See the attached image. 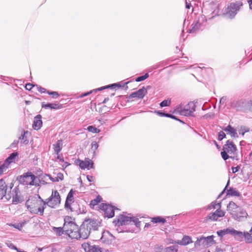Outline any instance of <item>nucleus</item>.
I'll return each instance as SVG.
<instances>
[{"label": "nucleus", "mask_w": 252, "mask_h": 252, "mask_svg": "<svg viewBox=\"0 0 252 252\" xmlns=\"http://www.w3.org/2000/svg\"><path fill=\"white\" fill-rule=\"evenodd\" d=\"M225 215V212L221 209H217L215 212L210 213L207 217L208 220L211 221H217L220 218L223 217Z\"/></svg>", "instance_id": "obj_10"}, {"label": "nucleus", "mask_w": 252, "mask_h": 252, "mask_svg": "<svg viewBox=\"0 0 252 252\" xmlns=\"http://www.w3.org/2000/svg\"><path fill=\"white\" fill-rule=\"evenodd\" d=\"M7 186L3 179L0 180V196L2 198L6 195Z\"/></svg>", "instance_id": "obj_25"}, {"label": "nucleus", "mask_w": 252, "mask_h": 252, "mask_svg": "<svg viewBox=\"0 0 252 252\" xmlns=\"http://www.w3.org/2000/svg\"><path fill=\"white\" fill-rule=\"evenodd\" d=\"M76 163L82 169H85L86 168L90 169L94 168V163L90 159H86L85 160L78 159Z\"/></svg>", "instance_id": "obj_13"}, {"label": "nucleus", "mask_w": 252, "mask_h": 252, "mask_svg": "<svg viewBox=\"0 0 252 252\" xmlns=\"http://www.w3.org/2000/svg\"><path fill=\"white\" fill-rule=\"evenodd\" d=\"M210 5L211 9L213 10L212 16L210 18V19H212L219 15L220 12L219 4L216 3H211Z\"/></svg>", "instance_id": "obj_23"}, {"label": "nucleus", "mask_w": 252, "mask_h": 252, "mask_svg": "<svg viewBox=\"0 0 252 252\" xmlns=\"http://www.w3.org/2000/svg\"><path fill=\"white\" fill-rule=\"evenodd\" d=\"M244 101H234L232 104L231 106L234 108H239L243 107Z\"/></svg>", "instance_id": "obj_36"}, {"label": "nucleus", "mask_w": 252, "mask_h": 252, "mask_svg": "<svg viewBox=\"0 0 252 252\" xmlns=\"http://www.w3.org/2000/svg\"><path fill=\"white\" fill-rule=\"evenodd\" d=\"M83 222L87 223V227L91 230H96L100 226V222L97 220L94 219H85Z\"/></svg>", "instance_id": "obj_9"}, {"label": "nucleus", "mask_w": 252, "mask_h": 252, "mask_svg": "<svg viewBox=\"0 0 252 252\" xmlns=\"http://www.w3.org/2000/svg\"><path fill=\"white\" fill-rule=\"evenodd\" d=\"M240 207L237 206L234 202L230 201L227 206V210L229 212L232 217L235 214V213L238 211Z\"/></svg>", "instance_id": "obj_19"}, {"label": "nucleus", "mask_w": 252, "mask_h": 252, "mask_svg": "<svg viewBox=\"0 0 252 252\" xmlns=\"http://www.w3.org/2000/svg\"><path fill=\"white\" fill-rule=\"evenodd\" d=\"M148 77H149L148 73H146L145 75H144L143 76H141L137 77L135 79V81L136 82H140V81L145 80L146 79H147Z\"/></svg>", "instance_id": "obj_43"}, {"label": "nucleus", "mask_w": 252, "mask_h": 252, "mask_svg": "<svg viewBox=\"0 0 252 252\" xmlns=\"http://www.w3.org/2000/svg\"><path fill=\"white\" fill-rule=\"evenodd\" d=\"M50 180L54 182H59V181H62L63 179V175L62 173L59 172L57 174V176L55 177H52L51 176H49Z\"/></svg>", "instance_id": "obj_35"}, {"label": "nucleus", "mask_w": 252, "mask_h": 252, "mask_svg": "<svg viewBox=\"0 0 252 252\" xmlns=\"http://www.w3.org/2000/svg\"><path fill=\"white\" fill-rule=\"evenodd\" d=\"M92 150L95 151L98 147V145L96 141H93L92 143Z\"/></svg>", "instance_id": "obj_48"}, {"label": "nucleus", "mask_w": 252, "mask_h": 252, "mask_svg": "<svg viewBox=\"0 0 252 252\" xmlns=\"http://www.w3.org/2000/svg\"><path fill=\"white\" fill-rule=\"evenodd\" d=\"M6 244L7 246V247H8L9 248L11 249H14L15 250H17V247L10 242L6 243Z\"/></svg>", "instance_id": "obj_50"}, {"label": "nucleus", "mask_w": 252, "mask_h": 252, "mask_svg": "<svg viewBox=\"0 0 252 252\" xmlns=\"http://www.w3.org/2000/svg\"><path fill=\"white\" fill-rule=\"evenodd\" d=\"M250 233H251L250 232H245L244 238H245V242L247 243H252V236Z\"/></svg>", "instance_id": "obj_37"}, {"label": "nucleus", "mask_w": 252, "mask_h": 252, "mask_svg": "<svg viewBox=\"0 0 252 252\" xmlns=\"http://www.w3.org/2000/svg\"><path fill=\"white\" fill-rule=\"evenodd\" d=\"M248 216V215L246 211L243 209L240 208L238 209V211L235 213V214L234 215L232 218L235 220L238 221H242L244 219H246Z\"/></svg>", "instance_id": "obj_15"}, {"label": "nucleus", "mask_w": 252, "mask_h": 252, "mask_svg": "<svg viewBox=\"0 0 252 252\" xmlns=\"http://www.w3.org/2000/svg\"><path fill=\"white\" fill-rule=\"evenodd\" d=\"M18 154L17 152H14L10 155V156L6 159L4 161L5 165L7 167L11 163L15 162L18 158Z\"/></svg>", "instance_id": "obj_21"}, {"label": "nucleus", "mask_w": 252, "mask_h": 252, "mask_svg": "<svg viewBox=\"0 0 252 252\" xmlns=\"http://www.w3.org/2000/svg\"><path fill=\"white\" fill-rule=\"evenodd\" d=\"M37 199L34 196H30L26 202L28 210L32 214L43 215L46 207V202L38 196Z\"/></svg>", "instance_id": "obj_1"}, {"label": "nucleus", "mask_w": 252, "mask_h": 252, "mask_svg": "<svg viewBox=\"0 0 252 252\" xmlns=\"http://www.w3.org/2000/svg\"><path fill=\"white\" fill-rule=\"evenodd\" d=\"M33 85L32 84L29 83L26 85V89L28 90H31L33 87Z\"/></svg>", "instance_id": "obj_57"}, {"label": "nucleus", "mask_w": 252, "mask_h": 252, "mask_svg": "<svg viewBox=\"0 0 252 252\" xmlns=\"http://www.w3.org/2000/svg\"><path fill=\"white\" fill-rule=\"evenodd\" d=\"M115 86H117L118 87H120L121 86L119 85V84L115 83V84H112L111 85H108V86H104V87H100V88H98L97 89H94V90H91V91H90L89 92H88L87 93H84V94H82L80 96V97H83L84 96H87V95L92 94L93 93H96L98 91H101V90L105 89L106 88H112V87H115Z\"/></svg>", "instance_id": "obj_18"}, {"label": "nucleus", "mask_w": 252, "mask_h": 252, "mask_svg": "<svg viewBox=\"0 0 252 252\" xmlns=\"http://www.w3.org/2000/svg\"><path fill=\"white\" fill-rule=\"evenodd\" d=\"M178 249L176 246H171L164 249V252H177Z\"/></svg>", "instance_id": "obj_38"}, {"label": "nucleus", "mask_w": 252, "mask_h": 252, "mask_svg": "<svg viewBox=\"0 0 252 252\" xmlns=\"http://www.w3.org/2000/svg\"><path fill=\"white\" fill-rule=\"evenodd\" d=\"M231 231V235L234 236L236 239L241 241L244 238L245 232H243L241 231H237L234 228H233L232 230Z\"/></svg>", "instance_id": "obj_28"}, {"label": "nucleus", "mask_w": 252, "mask_h": 252, "mask_svg": "<svg viewBox=\"0 0 252 252\" xmlns=\"http://www.w3.org/2000/svg\"><path fill=\"white\" fill-rule=\"evenodd\" d=\"M87 223L83 222L79 228V234L80 238L87 239L90 234V230L87 227Z\"/></svg>", "instance_id": "obj_12"}, {"label": "nucleus", "mask_w": 252, "mask_h": 252, "mask_svg": "<svg viewBox=\"0 0 252 252\" xmlns=\"http://www.w3.org/2000/svg\"><path fill=\"white\" fill-rule=\"evenodd\" d=\"M231 169H232V172L233 173H235L237 172V171H238V170L240 169V166H237L236 167H232L231 168Z\"/></svg>", "instance_id": "obj_56"}, {"label": "nucleus", "mask_w": 252, "mask_h": 252, "mask_svg": "<svg viewBox=\"0 0 252 252\" xmlns=\"http://www.w3.org/2000/svg\"><path fill=\"white\" fill-rule=\"evenodd\" d=\"M41 118L42 117L40 115H38L34 117L32 124V127L34 129L38 130L41 128L42 125Z\"/></svg>", "instance_id": "obj_20"}, {"label": "nucleus", "mask_w": 252, "mask_h": 252, "mask_svg": "<svg viewBox=\"0 0 252 252\" xmlns=\"http://www.w3.org/2000/svg\"><path fill=\"white\" fill-rule=\"evenodd\" d=\"M192 242L191 238L189 236H184L182 240L176 242L177 244L186 246Z\"/></svg>", "instance_id": "obj_24"}, {"label": "nucleus", "mask_w": 252, "mask_h": 252, "mask_svg": "<svg viewBox=\"0 0 252 252\" xmlns=\"http://www.w3.org/2000/svg\"><path fill=\"white\" fill-rule=\"evenodd\" d=\"M175 111L179 113L181 115L185 116H191L192 113L195 111V105L193 102H190L184 109L179 110V108H177Z\"/></svg>", "instance_id": "obj_8"}, {"label": "nucleus", "mask_w": 252, "mask_h": 252, "mask_svg": "<svg viewBox=\"0 0 252 252\" xmlns=\"http://www.w3.org/2000/svg\"><path fill=\"white\" fill-rule=\"evenodd\" d=\"M164 249L162 246L156 245L155 247V252H164Z\"/></svg>", "instance_id": "obj_45"}, {"label": "nucleus", "mask_w": 252, "mask_h": 252, "mask_svg": "<svg viewBox=\"0 0 252 252\" xmlns=\"http://www.w3.org/2000/svg\"><path fill=\"white\" fill-rule=\"evenodd\" d=\"M102 200V198L100 196H97L96 198L91 201V205L93 206L96 205L98 204V203L100 202Z\"/></svg>", "instance_id": "obj_42"}, {"label": "nucleus", "mask_w": 252, "mask_h": 252, "mask_svg": "<svg viewBox=\"0 0 252 252\" xmlns=\"http://www.w3.org/2000/svg\"><path fill=\"white\" fill-rule=\"evenodd\" d=\"M11 225L20 230L22 229L21 224H20L19 223L17 224H11Z\"/></svg>", "instance_id": "obj_54"}, {"label": "nucleus", "mask_w": 252, "mask_h": 252, "mask_svg": "<svg viewBox=\"0 0 252 252\" xmlns=\"http://www.w3.org/2000/svg\"><path fill=\"white\" fill-rule=\"evenodd\" d=\"M12 202L14 203H17L19 202V199L17 196H15L13 197Z\"/></svg>", "instance_id": "obj_60"}, {"label": "nucleus", "mask_w": 252, "mask_h": 252, "mask_svg": "<svg viewBox=\"0 0 252 252\" xmlns=\"http://www.w3.org/2000/svg\"><path fill=\"white\" fill-rule=\"evenodd\" d=\"M213 235L207 237L201 236L197 238L194 243V248L196 249H201L208 248L215 243Z\"/></svg>", "instance_id": "obj_4"}, {"label": "nucleus", "mask_w": 252, "mask_h": 252, "mask_svg": "<svg viewBox=\"0 0 252 252\" xmlns=\"http://www.w3.org/2000/svg\"><path fill=\"white\" fill-rule=\"evenodd\" d=\"M227 99L226 96H223L220 99V103L221 104H224L225 103V101Z\"/></svg>", "instance_id": "obj_55"}, {"label": "nucleus", "mask_w": 252, "mask_h": 252, "mask_svg": "<svg viewBox=\"0 0 252 252\" xmlns=\"http://www.w3.org/2000/svg\"><path fill=\"white\" fill-rule=\"evenodd\" d=\"M28 220H24L19 223L20 224H21L22 228L28 222Z\"/></svg>", "instance_id": "obj_61"}, {"label": "nucleus", "mask_w": 252, "mask_h": 252, "mask_svg": "<svg viewBox=\"0 0 252 252\" xmlns=\"http://www.w3.org/2000/svg\"><path fill=\"white\" fill-rule=\"evenodd\" d=\"M226 136L225 133L223 131H220L218 134V140L219 141L222 140Z\"/></svg>", "instance_id": "obj_46"}, {"label": "nucleus", "mask_w": 252, "mask_h": 252, "mask_svg": "<svg viewBox=\"0 0 252 252\" xmlns=\"http://www.w3.org/2000/svg\"><path fill=\"white\" fill-rule=\"evenodd\" d=\"M147 93V89L144 87H143L137 91L131 93L129 95V98L137 97L138 98H143Z\"/></svg>", "instance_id": "obj_17"}, {"label": "nucleus", "mask_w": 252, "mask_h": 252, "mask_svg": "<svg viewBox=\"0 0 252 252\" xmlns=\"http://www.w3.org/2000/svg\"><path fill=\"white\" fill-rule=\"evenodd\" d=\"M226 195L239 197L241 195V194L236 189L230 188L227 190Z\"/></svg>", "instance_id": "obj_29"}, {"label": "nucleus", "mask_w": 252, "mask_h": 252, "mask_svg": "<svg viewBox=\"0 0 252 252\" xmlns=\"http://www.w3.org/2000/svg\"><path fill=\"white\" fill-rule=\"evenodd\" d=\"M63 147V141L61 140H58L56 143L53 144V148L55 153L57 155H59V153L62 149Z\"/></svg>", "instance_id": "obj_27"}, {"label": "nucleus", "mask_w": 252, "mask_h": 252, "mask_svg": "<svg viewBox=\"0 0 252 252\" xmlns=\"http://www.w3.org/2000/svg\"><path fill=\"white\" fill-rule=\"evenodd\" d=\"M242 5L243 3L240 0L230 3L227 8L225 15L230 18H234Z\"/></svg>", "instance_id": "obj_6"}, {"label": "nucleus", "mask_w": 252, "mask_h": 252, "mask_svg": "<svg viewBox=\"0 0 252 252\" xmlns=\"http://www.w3.org/2000/svg\"><path fill=\"white\" fill-rule=\"evenodd\" d=\"M87 129L89 131L94 133H99L100 132L99 129L96 128V127L92 126H88Z\"/></svg>", "instance_id": "obj_40"}, {"label": "nucleus", "mask_w": 252, "mask_h": 252, "mask_svg": "<svg viewBox=\"0 0 252 252\" xmlns=\"http://www.w3.org/2000/svg\"><path fill=\"white\" fill-rule=\"evenodd\" d=\"M29 135L28 131H24L22 133L21 136L19 137L21 142L24 144H27L29 143V140L27 138L28 135Z\"/></svg>", "instance_id": "obj_30"}, {"label": "nucleus", "mask_w": 252, "mask_h": 252, "mask_svg": "<svg viewBox=\"0 0 252 252\" xmlns=\"http://www.w3.org/2000/svg\"><path fill=\"white\" fill-rule=\"evenodd\" d=\"M207 209L211 210L212 209H221V203L220 202L217 203L216 201L212 202L210 205H208Z\"/></svg>", "instance_id": "obj_34"}, {"label": "nucleus", "mask_w": 252, "mask_h": 252, "mask_svg": "<svg viewBox=\"0 0 252 252\" xmlns=\"http://www.w3.org/2000/svg\"><path fill=\"white\" fill-rule=\"evenodd\" d=\"M232 229L233 228H228L223 230H220L217 231V234L220 237H222L227 234H231Z\"/></svg>", "instance_id": "obj_33"}, {"label": "nucleus", "mask_w": 252, "mask_h": 252, "mask_svg": "<svg viewBox=\"0 0 252 252\" xmlns=\"http://www.w3.org/2000/svg\"><path fill=\"white\" fill-rule=\"evenodd\" d=\"M222 129L228 132L231 136V137H238V135L236 132V130L232 127L230 125H228L227 127L225 128H222Z\"/></svg>", "instance_id": "obj_26"}, {"label": "nucleus", "mask_w": 252, "mask_h": 252, "mask_svg": "<svg viewBox=\"0 0 252 252\" xmlns=\"http://www.w3.org/2000/svg\"><path fill=\"white\" fill-rule=\"evenodd\" d=\"M134 224L137 227H140V222L138 219L132 216H127L125 214L119 216L117 219V224L118 225H127Z\"/></svg>", "instance_id": "obj_5"}, {"label": "nucleus", "mask_w": 252, "mask_h": 252, "mask_svg": "<svg viewBox=\"0 0 252 252\" xmlns=\"http://www.w3.org/2000/svg\"><path fill=\"white\" fill-rule=\"evenodd\" d=\"M46 205L51 208H55L59 205L61 203V197L57 190L52 191L51 196L47 199Z\"/></svg>", "instance_id": "obj_7"}, {"label": "nucleus", "mask_w": 252, "mask_h": 252, "mask_svg": "<svg viewBox=\"0 0 252 252\" xmlns=\"http://www.w3.org/2000/svg\"><path fill=\"white\" fill-rule=\"evenodd\" d=\"M45 90H46L45 89L42 88V87H39L38 89V91L40 93H44L45 92Z\"/></svg>", "instance_id": "obj_63"}, {"label": "nucleus", "mask_w": 252, "mask_h": 252, "mask_svg": "<svg viewBox=\"0 0 252 252\" xmlns=\"http://www.w3.org/2000/svg\"><path fill=\"white\" fill-rule=\"evenodd\" d=\"M223 150L225 151L228 154L234 155L237 150V147L232 141L229 140L223 146Z\"/></svg>", "instance_id": "obj_11"}, {"label": "nucleus", "mask_w": 252, "mask_h": 252, "mask_svg": "<svg viewBox=\"0 0 252 252\" xmlns=\"http://www.w3.org/2000/svg\"><path fill=\"white\" fill-rule=\"evenodd\" d=\"M42 107L45 109H60L62 108V105L61 104L58 103H42Z\"/></svg>", "instance_id": "obj_22"}, {"label": "nucleus", "mask_w": 252, "mask_h": 252, "mask_svg": "<svg viewBox=\"0 0 252 252\" xmlns=\"http://www.w3.org/2000/svg\"><path fill=\"white\" fill-rule=\"evenodd\" d=\"M87 179L88 180V181L92 182L94 181V178L92 176L87 175Z\"/></svg>", "instance_id": "obj_58"}, {"label": "nucleus", "mask_w": 252, "mask_h": 252, "mask_svg": "<svg viewBox=\"0 0 252 252\" xmlns=\"http://www.w3.org/2000/svg\"><path fill=\"white\" fill-rule=\"evenodd\" d=\"M101 209L104 212L105 216L109 218L114 216V209L113 206L109 204H102Z\"/></svg>", "instance_id": "obj_14"}, {"label": "nucleus", "mask_w": 252, "mask_h": 252, "mask_svg": "<svg viewBox=\"0 0 252 252\" xmlns=\"http://www.w3.org/2000/svg\"><path fill=\"white\" fill-rule=\"evenodd\" d=\"M57 158L61 162L64 161L63 158L60 155H58Z\"/></svg>", "instance_id": "obj_62"}, {"label": "nucleus", "mask_w": 252, "mask_h": 252, "mask_svg": "<svg viewBox=\"0 0 252 252\" xmlns=\"http://www.w3.org/2000/svg\"><path fill=\"white\" fill-rule=\"evenodd\" d=\"M8 167L3 163V164L0 166V175L4 171H5Z\"/></svg>", "instance_id": "obj_49"}, {"label": "nucleus", "mask_w": 252, "mask_h": 252, "mask_svg": "<svg viewBox=\"0 0 252 252\" xmlns=\"http://www.w3.org/2000/svg\"><path fill=\"white\" fill-rule=\"evenodd\" d=\"M71 203V202H69L68 201H65V205H64L65 208L66 209L71 210V205H70Z\"/></svg>", "instance_id": "obj_52"}, {"label": "nucleus", "mask_w": 252, "mask_h": 252, "mask_svg": "<svg viewBox=\"0 0 252 252\" xmlns=\"http://www.w3.org/2000/svg\"><path fill=\"white\" fill-rule=\"evenodd\" d=\"M152 221L154 223L162 222L163 223L166 221V220L162 217H157L153 218Z\"/></svg>", "instance_id": "obj_39"}, {"label": "nucleus", "mask_w": 252, "mask_h": 252, "mask_svg": "<svg viewBox=\"0 0 252 252\" xmlns=\"http://www.w3.org/2000/svg\"><path fill=\"white\" fill-rule=\"evenodd\" d=\"M64 228L65 229V234L71 239H80L78 226L72 221L71 217L66 216L64 218Z\"/></svg>", "instance_id": "obj_2"}, {"label": "nucleus", "mask_w": 252, "mask_h": 252, "mask_svg": "<svg viewBox=\"0 0 252 252\" xmlns=\"http://www.w3.org/2000/svg\"><path fill=\"white\" fill-rule=\"evenodd\" d=\"M171 103V100L170 99H166L162 101L160 103V106L161 107H165L169 106Z\"/></svg>", "instance_id": "obj_44"}, {"label": "nucleus", "mask_w": 252, "mask_h": 252, "mask_svg": "<svg viewBox=\"0 0 252 252\" xmlns=\"http://www.w3.org/2000/svg\"><path fill=\"white\" fill-rule=\"evenodd\" d=\"M191 28L189 30L190 32H195L201 27V24L198 21H196L193 23L191 26Z\"/></svg>", "instance_id": "obj_32"}, {"label": "nucleus", "mask_w": 252, "mask_h": 252, "mask_svg": "<svg viewBox=\"0 0 252 252\" xmlns=\"http://www.w3.org/2000/svg\"><path fill=\"white\" fill-rule=\"evenodd\" d=\"M47 93L49 95H52L53 97H58L59 95V94L57 92H49V91H48Z\"/></svg>", "instance_id": "obj_51"}, {"label": "nucleus", "mask_w": 252, "mask_h": 252, "mask_svg": "<svg viewBox=\"0 0 252 252\" xmlns=\"http://www.w3.org/2000/svg\"><path fill=\"white\" fill-rule=\"evenodd\" d=\"M52 229L57 236H61L63 234H65V229L64 228V225L63 227H53Z\"/></svg>", "instance_id": "obj_31"}, {"label": "nucleus", "mask_w": 252, "mask_h": 252, "mask_svg": "<svg viewBox=\"0 0 252 252\" xmlns=\"http://www.w3.org/2000/svg\"><path fill=\"white\" fill-rule=\"evenodd\" d=\"M229 180H228V182H227V185L226 186H225L224 189H223V190L220 193V194L219 195L218 197V198H220V196L224 193V192L225 191V190L226 189L228 185H229Z\"/></svg>", "instance_id": "obj_59"}, {"label": "nucleus", "mask_w": 252, "mask_h": 252, "mask_svg": "<svg viewBox=\"0 0 252 252\" xmlns=\"http://www.w3.org/2000/svg\"><path fill=\"white\" fill-rule=\"evenodd\" d=\"M82 247L85 252H101L100 248L98 246H91L88 243H83Z\"/></svg>", "instance_id": "obj_16"}, {"label": "nucleus", "mask_w": 252, "mask_h": 252, "mask_svg": "<svg viewBox=\"0 0 252 252\" xmlns=\"http://www.w3.org/2000/svg\"><path fill=\"white\" fill-rule=\"evenodd\" d=\"M227 154V152L223 150L222 152H221V157L224 160H226L229 158Z\"/></svg>", "instance_id": "obj_47"}, {"label": "nucleus", "mask_w": 252, "mask_h": 252, "mask_svg": "<svg viewBox=\"0 0 252 252\" xmlns=\"http://www.w3.org/2000/svg\"><path fill=\"white\" fill-rule=\"evenodd\" d=\"M165 117L171 118L172 119H175L176 120L179 121L180 122H182L181 120H180L178 119H177L175 116H174V115H172L171 114H169L167 113L166 114H165Z\"/></svg>", "instance_id": "obj_53"}, {"label": "nucleus", "mask_w": 252, "mask_h": 252, "mask_svg": "<svg viewBox=\"0 0 252 252\" xmlns=\"http://www.w3.org/2000/svg\"><path fill=\"white\" fill-rule=\"evenodd\" d=\"M18 180L20 184L24 185L38 186L40 180L39 178L32 172H28L20 176Z\"/></svg>", "instance_id": "obj_3"}, {"label": "nucleus", "mask_w": 252, "mask_h": 252, "mask_svg": "<svg viewBox=\"0 0 252 252\" xmlns=\"http://www.w3.org/2000/svg\"><path fill=\"white\" fill-rule=\"evenodd\" d=\"M73 191L72 189H71L69 193L67 194L66 201H68L69 202H73Z\"/></svg>", "instance_id": "obj_41"}, {"label": "nucleus", "mask_w": 252, "mask_h": 252, "mask_svg": "<svg viewBox=\"0 0 252 252\" xmlns=\"http://www.w3.org/2000/svg\"><path fill=\"white\" fill-rule=\"evenodd\" d=\"M248 2L249 4L250 9H252V0H248Z\"/></svg>", "instance_id": "obj_64"}]
</instances>
